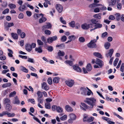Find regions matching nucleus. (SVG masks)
I'll return each mask as SVG.
<instances>
[{
	"label": "nucleus",
	"instance_id": "obj_1",
	"mask_svg": "<svg viewBox=\"0 0 124 124\" xmlns=\"http://www.w3.org/2000/svg\"><path fill=\"white\" fill-rule=\"evenodd\" d=\"M96 101V99L94 98H86L84 101L89 105L90 108L92 109L93 108L94 106H95Z\"/></svg>",
	"mask_w": 124,
	"mask_h": 124
},
{
	"label": "nucleus",
	"instance_id": "obj_2",
	"mask_svg": "<svg viewBox=\"0 0 124 124\" xmlns=\"http://www.w3.org/2000/svg\"><path fill=\"white\" fill-rule=\"evenodd\" d=\"M96 42L97 40L95 39L92 40L90 42L87 44V46L88 47L90 48H95L96 47V45L95 43Z\"/></svg>",
	"mask_w": 124,
	"mask_h": 124
},
{
	"label": "nucleus",
	"instance_id": "obj_3",
	"mask_svg": "<svg viewBox=\"0 0 124 124\" xmlns=\"http://www.w3.org/2000/svg\"><path fill=\"white\" fill-rule=\"evenodd\" d=\"M93 25L92 23L87 24L85 23L82 25L81 27L83 29L86 30L88 29L89 28H93Z\"/></svg>",
	"mask_w": 124,
	"mask_h": 124
},
{
	"label": "nucleus",
	"instance_id": "obj_4",
	"mask_svg": "<svg viewBox=\"0 0 124 124\" xmlns=\"http://www.w3.org/2000/svg\"><path fill=\"white\" fill-rule=\"evenodd\" d=\"M65 83L67 86L71 87L74 85L75 82L74 80L70 79L65 81Z\"/></svg>",
	"mask_w": 124,
	"mask_h": 124
},
{
	"label": "nucleus",
	"instance_id": "obj_5",
	"mask_svg": "<svg viewBox=\"0 0 124 124\" xmlns=\"http://www.w3.org/2000/svg\"><path fill=\"white\" fill-rule=\"evenodd\" d=\"M55 8L57 10L59 13H61L63 11V7L60 4H56L55 5Z\"/></svg>",
	"mask_w": 124,
	"mask_h": 124
},
{
	"label": "nucleus",
	"instance_id": "obj_6",
	"mask_svg": "<svg viewBox=\"0 0 124 124\" xmlns=\"http://www.w3.org/2000/svg\"><path fill=\"white\" fill-rule=\"evenodd\" d=\"M57 39V37L56 36H55L52 37H50L48 38L47 39V42L50 44L54 41L56 40Z\"/></svg>",
	"mask_w": 124,
	"mask_h": 124
},
{
	"label": "nucleus",
	"instance_id": "obj_7",
	"mask_svg": "<svg viewBox=\"0 0 124 124\" xmlns=\"http://www.w3.org/2000/svg\"><path fill=\"white\" fill-rule=\"evenodd\" d=\"M114 50L113 48L110 49L108 53L105 54L106 57L107 58H111L114 52Z\"/></svg>",
	"mask_w": 124,
	"mask_h": 124
},
{
	"label": "nucleus",
	"instance_id": "obj_8",
	"mask_svg": "<svg viewBox=\"0 0 124 124\" xmlns=\"http://www.w3.org/2000/svg\"><path fill=\"white\" fill-rule=\"evenodd\" d=\"M70 60H67L65 62L68 64L70 66H72L73 64L72 62L74 61V60L72 58V56L71 55H70Z\"/></svg>",
	"mask_w": 124,
	"mask_h": 124
},
{
	"label": "nucleus",
	"instance_id": "obj_9",
	"mask_svg": "<svg viewBox=\"0 0 124 124\" xmlns=\"http://www.w3.org/2000/svg\"><path fill=\"white\" fill-rule=\"evenodd\" d=\"M42 89H43L46 91L48 90L49 89V87L45 82H43L42 84Z\"/></svg>",
	"mask_w": 124,
	"mask_h": 124
},
{
	"label": "nucleus",
	"instance_id": "obj_10",
	"mask_svg": "<svg viewBox=\"0 0 124 124\" xmlns=\"http://www.w3.org/2000/svg\"><path fill=\"white\" fill-rule=\"evenodd\" d=\"M102 119L106 120L107 122L109 124H114L115 123L114 122L111 121V119L107 117H102Z\"/></svg>",
	"mask_w": 124,
	"mask_h": 124
},
{
	"label": "nucleus",
	"instance_id": "obj_11",
	"mask_svg": "<svg viewBox=\"0 0 124 124\" xmlns=\"http://www.w3.org/2000/svg\"><path fill=\"white\" fill-rule=\"evenodd\" d=\"M52 27L51 24L49 23H46V25L43 26L42 27V29L44 30L46 29H48L51 28Z\"/></svg>",
	"mask_w": 124,
	"mask_h": 124
},
{
	"label": "nucleus",
	"instance_id": "obj_12",
	"mask_svg": "<svg viewBox=\"0 0 124 124\" xmlns=\"http://www.w3.org/2000/svg\"><path fill=\"white\" fill-rule=\"evenodd\" d=\"M95 63L96 64L98 65L101 67L103 65V62L101 60L99 59H97Z\"/></svg>",
	"mask_w": 124,
	"mask_h": 124
},
{
	"label": "nucleus",
	"instance_id": "obj_13",
	"mask_svg": "<svg viewBox=\"0 0 124 124\" xmlns=\"http://www.w3.org/2000/svg\"><path fill=\"white\" fill-rule=\"evenodd\" d=\"M116 0H111V1H108V3L109 6L112 7L115 6L116 2Z\"/></svg>",
	"mask_w": 124,
	"mask_h": 124
},
{
	"label": "nucleus",
	"instance_id": "obj_14",
	"mask_svg": "<svg viewBox=\"0 0 124 124\" xmlns=\"http://www.w3.org/2000/svg\"><path fill=\"white\" fill-rule=\"evenodd\" d=\"M40 16L42 17L44 16V15L42 13L40 14H35L33 16V17L35 20L37 19L40 17Z\"/></svg>",
	"mask_w": 124,
	"mask_h": 124
},
{
	"label": "nucleus",
	"instance_id": "obj_15",
	"mask_svg": "<svg viewBox=\"0 0 124 124\" xmlns=\"http://www.w3.org/2000/svg\"><path fill=\"white\" fill-rule=\"evenodd\" d=\"M14 23L13 22L7 23L5 24V26L6 28H8L13 26Z\"/></svg>",
	"mask_w": 124,
	"mask_h": 124
},
{
	"label": "nucleus",
	"instance_id": "obj_16",
	"mask_svg": "<svg viewBox=\"0 0 124 124\" xmlns=\"http://www.w3.org/2000/svg\"><path fill=\"white\" fill-rule=\"evenodd\" d=\"M35 51L39 53H41L43 52L42 48L41 46H39L38 47L35 48Z\"/></svg>",
	"mask_w": 124,
	"mask_h": 124
},
{
	"label": "nucleus",
	"instance_id": "obj_17",
	"mask_svg": "<svg viewBox=\"0 0 124 124\" xmlns=\"http://www.w3.org/2000/svg\"><path fill=\"white\" fill-rule=\"evenodd\" d=\"M25 48V49L29 52H31L32 50V48H31L30 45L28 44H26Z\"/></svg>",
	"mask_w": 124,
	"mask_h": 124
},
{
	"label": "nucleus",
	"instance_id": "obj_18",
	"mask_svg": "<svg viewBox=\"0 0 124 124\" xmlns=\"http://www.w3.org/2000/svg\"><path fill=\"white\" fill-rule=\"evenodd\" d=\"M73 68L74 70L78 72H81L82 71L81 69L78 66H73Z\"/></svg>",
	"mask_w": 124,
	"mask_h": 124
},
{
	"label": "nucleus",
	"instance_id": "obj_19",
	"mask_svg": "<svg viewBox=\"0 0 124 124\" xmlns=\"http://www.w3.org/2000/svg\"><path fill=\"white\" fill-rule=\"evenodd\" d=\"M102 14L100 13L99 14H95L93 16V17L98 19H100L101 18Z\"/></svg>",
	"mask_w": 124,
	"mask_h": 124
},
{
	"label": "nucleus",
	"instance_id": "obj_20",
	"mask_svg": "<svg viewBox=\"0 0 124 124\" xmlns=\"http://www.w3.org/2000/svg\"><path fill=\"white\" fill-rule=\"evenodd\" d=\"M5 115H7L8 116V117H13L15 116V114L14 113L11 114L8 112L6 111H5Z\"/></svg>",
	"mask_w": 124,
	"mask_h": 124
},
{
	"label": "nucleus",
	"instance_id": "obj_21",
	"mask_svg": "<svg viewBox=\"0 0 124 124\" xmlns=\"http://www.w3.org/2000/svg\"><path fill=\"white\" fill-rule=\"evenodd\" d=\"M65 109L68 112H71L73 111V109L70 106L66 105L65 107Z\"/></svg>",
	"mask_w": 124,
	"mask_h": 124
},
{
	"label": "nucleus",
	"instance_id": "obj_22",
	"mask_svg": "<svg viewBox=\"0 0 124 124\" xmlns=\"http://www.w3.org/2000/svg\"><path fill=\"white\" fill-rule=\"evenodd\" d=\"M12 108V107L9 104H8L6 105V109L8 111H10Z\"/></svg>",
	"mask_w": 124,
	"mask_h": 124
},
{
	"label": "nucleus",
	"instance_id": "obj_23",
	"mask_svg": "<svg viewBox=\"0 0 124 124\" xmlns=\"http://www.w3.org/2000/svg\"><path fill=\"white\" fill-rule=\"evenodd\" d=\"M20 69L22 71L25 73H27L28 72V70L25 67L23 66H21L20 67Z\"/></svg>",
	"mask_w": 124,
	"mask_h": 124
},
{
	"label": "nucleus",
	"instance_id": "obj_24",
	"mask_svg": "<svg viewBox=\"0 0 124 124\" xmlns=\"http://www.w3.org/2000/svg\"><path fill=\"white\" fill-rule=\"evenodd\" d=\"M110 46V43L109 42H107L105 43L104 44V47L106 49H108Z\"/></svg>",
	"mask_w": 124,
	"mask_h": 124
},
{
	"label": "nucleus",
	"instance_id": "obj_25",
	"mask_svg": "<svg viewBox=\"0 0 124 124\" xmlns=\"http://www.w3.org/2000/svg\"><path fill=\"white\" fill-rule=\"evenodd\" d=\"M102 6V5L101 4H96L95 3H93L90 5L89 6V7L91 8H92L95 6Z\"/></svg>",
	"mask_w": 124,
	"mask_h": 124
},
{
	"label": "nucleus",
	"instance_id": "obj_26",
	"mask_svg": "<svg viewBox=\"0 0 124 124\" xmlns=\"http://www.w3.org/2000/svg\"><path fill=\"white\" fill-rule=\"evenodd\" d=\"M93 55L96 57L99 58H102V55L101 54L98 52H94L93 53Z\"/></svg>",
	"mask_w": 124,
	"mask_h": 124
},
{
	"label": "nucleus",
	"instance_id": "obj_27",
	"mask_svg": "<svg viewBox=\"0 0 124 124\" xmlns=\"http://www.w3.org/2000/svg\"><path fill=\"white\" fill-rule=\"evenodd\" d=\"M69 116L70 118L74 120H76V117L75 114L73 113H71L70 114Z\"/></svg>",
	"mask_w": 124,
	"mask_h": 124
},
{
	"label": "nucleus",
	"instance_id": "obj_28",
	"mask_svg": "<svg viewBox=\"0 0 124 124\" xmlns=\"http://www.w3.org/2000/svg\"><path fill=\"white\" fill-rule=\"evenodd\" d=\"M26 7L24 5H21L19 8V10L21 11H23L25 10Z\"/></svg>",
	"mask_w": 124,
	"mask_h": 124
},
{
	"label": "nucleus",
	"instance_id": "obj_29",
	"mask_svg": "<svg viewBox=\"0 0 124 124\" xmlns=\"http://www.w3.org/2000/svg\"><path fill=\"white\" fill-rule=\"evenodd\" d=\"M11 35L12 37L14 39H18V36L16 33H11Z\"/></svg>",
	"mask_w": 124,
	"mask_h": 124
},
{
	"label": "nucleus",
	"instance_id": "obj_30",
	"mask_svg": "<svg viewBox=\"0 0 124 124\" xmlns=\"http://www.w3.org/2000/svg\"><path fill=\"white\" fill-rule=\"evenodd\" d=\"M11 85V84L10 83H7L3 84L2 86V87L3 88H6L7 87H8Z\"/></svg>",
	"mask_w": 124,
	"mask_h": 124
},
{
	"label": "nucleus",
	"instance_id": "obj_31",
	"mask_svg": "<svg viewBox=\"0 0 124 124\" xmlns=\"http://www.w3.org/2000/svg\"><path fill=\"white\" fill-rule=\"evenodd\" d=\"M46 20V19L45 17H42L40 18L39 20V22L40 23H41L44 22Z\"/></svg>",
	"mask_w": 124,
	"mask_h": 124
},
{
	"label": "nucleus",
	"instance_id": "obj_32",
	"mask_svg": "<svg viewBox=\"0 0 124 124\" xmlns=\"http://www.w3.org/2000/svg\"><path fill=\"white\" fill-rule=\"evenodd\" d=\"M69 25L71 27L74 28L75 26V23L74 21H72L69 23Z\"/></svg>",
	"mask_w": 124,
	"mask_h": 124
},
{
	"label": "nucleus",
	"instance_id": "obj_33",
	"mask_svg": "<svg viewBox=\"0 0 124 124\" xmlns=\"http://www.w3.org/2000/svg\"><path fill=\"white\" fill-rule=\"evenodd\" d=\"M20 103V101L18 100L17 97L15 98V100L13 102V103L15 104H18Z\"/></svg>",
	"mask_w": 124,
	"mask_h": 124
},
{
	"label": "nucleus",
	"instance_id": "obj_34",
	"mask_svg": "<svg viewBox=\"0 0 124 124\" xmlns=\"http://www.w3.org/2000/svg\"><path fill=\"white\" fill-rule=\"evenodd\" d=\"M87 70L88 71H90L92 70L91 65L90 64H87L86 67Z\"/></svg>",
	"mask_w": 124,
	"mask_h": 124
},
{
	"label": "nucleus",
	"instance_id": "obj_35",
	"mask_svg": "<svg viewBox=\"0 0 124 124\" xmlns=\"http://www.w3.org/2000/svg\"><path fill=\"white\" fill-rule=\"evenodd\" d=\"M3 101L4 103L5 104L10 103V100L8 98L4 99L3 100Z\"/></svg>",
	"mask_w": 124,
	"mask_h": 124
},
{
	"label": "nucleus",
	"instance_id": "obj_36",
	"mask_svg": "<svg viewBox=\"0 0 124 124\" xmlns=\"http://www.w3.org/2000/svg\"><path fill=\"white\" fill-rule=\"evenodd\" d=\"M8 6L11 9H14L16 8V6L15 5L12 3L9 4Z\"/></svg>",
	"mask_w": 124,
	"mask_h": 124
},
{
	"label": "nucleus",
	"instance_id": "obj_37",
	"mask_svg": "<svg viewBox=\"0 0 124 124\" xmlns=\"http://www.w3.org/2000/svg\"><path fill=\"white\" fill-rule=\"evenodd\" d=\"M59 78L57 77L54 78L53 79V82L54 83H57L59 82Z\"/></svg>",
	"mask_w": 124,
	"mask_h": 124
},
{
	"label": "nucleus",
	"instance_id": "obj_38",
	"mask_svg": "<svg viewBox=\"0 0 124 124\" xmlns=\"http://www.w3.org/2000/svg\"><path fill=\"white\" fill-rule=\"evenodd\" d=\"M64 54V53L63 52H62L61 50H59L58 53V55L60 56H63Z\"/></svg>",
	"mask_w": 124,
	"mask_h": 124
},
{
	"label": "nucleus",
	"instance_id": "obj_39",
	"mask_svg": "<svg viewBox=\"0 0 124 124\" xmlns=\"http://www.w3.org/2000/svg\"><path fill=\"white\" fill-rule=\"evenodd\" d=\"M45 105L46 108L49 109L51 108L50 104L49 103H45Z\"/></svg>",
	"mask_w": 124,
	"mask_h": 124
},
{
	"label": "nucleus",
	"instance_id": "obj_40",
	"mask_svg": "<svg viewBox=\"0 0 124 124\" xmlns=\"http://www.w3.org/2000/svg\"><path fill=\"white\" fill-rule=\"evenodd\" d=\"M102 24L100 23H96L95 25L96 29L101 28L102 26Z\"/></svg>",
	"mask_w": 124,
	"mask_h": 124
},
{
	"label": "nucleus",
	"instance_id": "obj_41",
	"mask_svg": "<svg viewBox=\"0 0 124 124\" xmlns=\"http://www.w3.org/2000/svg\"><path fill=\"white\" fill-rule=\"evenodd\" d=\"M80 90L81 91V94L83 95H85L84 92L86 91V89L85 88L82 87L80 89Z\"/></svg>",
	"mask_w": 124,
	"mask_h": 124
},
{
	"label": "nucleus",
	"instance_id": "obj_42",
	"mask_svg": "<svg viewBox=\"0 0 124 124\" xmlns=\"http://www.w3.org/2000/svg\"><path fill=\"white\" fill-rule=\"evenodd\" d=\"M57 111L58 113L62 112H63V110L62 108L60 107H58L57 110Z\"/></svg>",
	"mask_w": 124,
	"mask_h": 124
},
{
	"label": "nucleus",
	"instance_id": "obj_43",
	"mask_svg": "<svg viewBox=\"0 0 124 124\" xmlns=\"http://www.w3.org/2000/svg\"><path fill=\"white\" fill-rule=\"evenodd\" d=\"M63 18L62 17H61L60 18V21L63 24H66V22L64 20H63Z\"/></svg>",
	"mask_w": 124,
	"mask_h": 124
},
{
	"label": "nucleus",
	"instance_id": "obj_44",
	"mask_svg": "<svg viewBox=\"0 0 124 124\" xmlns=\"http://www.w3.org/2000/svg\"><path fill=\"white\" fill-rule=\"evenodd\" d=\"M28 102H30L34 104L35 103V101L33 99H29L28 100Z\"/></svg>",
	"mask_w": 124,
	"mask_h": 124
},
{
	"label": "nucleus",
	"instance_id": "obj_45",
	"mask_svg": "<svg viewBox=\"0 0 124 124\" xmlns=\"http://www.w3.org/2000/svg\"><path fill=\"white\" fill-rule=\"evenodd\" d=\"M16 94V92L15 91H14L12 92L9 95V97H13Z\"/></svg>",
	"mask_w": 124,
	"mask_h": 124
},
{
	"label": "nucleus",
	"instance_id": "obj_46",
	"mask_svg": "<svg viewBox=\"0 0 124 124\" xmlns=\"http://www.w3.org/2000/svg\"><path fill=\"white\" fill-rule=\"evenodd\" d=\"M94 117H88L87 122H91L94 119Z\"/></svg>",
	"mask_w": 124,
	"mask_h": 124
},
{
	"label": "nucleus",
	"instance_id": "obj_47",
	"mask_svg": "<svg viewBox=\"0 0 124 124\" xmlns=\"http://www.w3.org/2000/svg\"><path fill=\"white\" fill-rule=\"evenodd\" d=\"M66 37L65 36H63L62 37L61 39V41L62 42H64L66 40Z\"/></svg>",
	"mask_w": 124,
	"mask_h": 124
},
{
	"label": "nucleus",
	"instance_id": "obj_48",
	"mask_svg": "<svg viewBox=\"0 0 124 124\" xmlns=\"http://www.w3.org/2000/svg\"><path fill=\"white\" fill-rule=\"evenodd\" d=\"M37 94L39 98H42V94L41 92L39 91H38L37 93Z\"/></svg>",
	"mask_w": 124,
	"mask_h": 124
},
{
	"label": "nucleus",
	"instance_id": "obj_49",
	"mask_svg": "<svg viewBox=\"0 0 124 124\" xmlns=\"http://www.w3.org/2000/svg\"><path fill=\"white\" fill-rule=\"evenodd\" d=\"M7 120L5 119H3L2 120V124H13L10 122L7 121V122H3V121H6Z\"/></svg>",
	"mask_w": 124,
	"mask_h": 124
},
{
	"label": "nucleus",
	"instance_id": "obj_50",
	"mask_svg": "<svg viewBox=\"0 0 124 124\" xmlns=\"http://www.w3.org/2000/svg\"><path fill=\"white\" fill-rule=\"evenodd\" d=\"M108 33L107 32H105L103 33L101 36V37L102 38H104L105 37H107Z\"/></svg>",
	"mask_w": 124,
	"mask_h": 124
},
{
	"label": "nucleus",
	"instance_id": "obj_51",
	"mask_svg": "<svg viewBox=\"0 0 124 124\" xmlns=\"http://www.w3.org/2000/svg\"><path fill=\"white\" fill-rule=\"evenodd\" d=\"M67 117V115H65L61 117L60 118V119L62 120H65L66 119Z\"/></svg>",
	"mask_w": 124,
	"mask_h": 124
},
{
	"label": "nucleus",
	"instance_id": "obj_52",
	"mask_svg": "<svg viewBox=\"0 0 124 124\" xmlns=\"http://www.w3.org/2000/svg\"><path fill=\"white\" fill-rule=\"evenodd\" d=\"M75 37L74 35L69 36L68 38L69 40H70L71 41H72L74 39H75Z\"/></svg>",
	"mask_w": 124,
	"mask_h": 124
},
{
	"label": "nucleus",
	"instance_id": "obj_53",
	"mask_svg": "<svg viewBox=\"0 0 124 124\" xmlns=\"http://www.w3.org/2000/svg\"><path fill=\"white\" fill-rule=\"evenodd\" d=\"M37 42L38 45L39 46H41L43 45V42L40 40L39 39H38L37 40Z\"/></svg>",
	"mask_w": 124,
	"mask_h": 124
},
{
	"label": "nucleus",
	"instance_id": "obj_54",
	"mask_svg": "<svg viewBox=\"0 0 124 124\" xmlns=\"http://www.w3.org/2000/svg\"><path fill=\"white\" fill-rule=\"evenodd\" d=\"M113 114L114 115L116 116L119 119L122 120L123 119V118L122 117L120 116L119 115L117 114L116 113L114 112L113 113Z\"/></svg>",
	"mask_w": 124,
	"mask_h": 124
},
{
	"label": "nucleus",
	"instance_id": "obj_55",
	"mask_svg": "<svg viewBox=\"0 0 124 124\" xmlns=\"http://www.w3.org/2000/svg\"><path fill=\"white\" fill-rule=\"evenodd\" d=\"M9 11V10L8 8H6L2 12L3 14H5L6 13H8Z\"/></svg>",
	"mask_w": 124,
	"mask_h": 124
},
{
	"label": "nucleus",
	"instance_id": "obj_56",
	"mask_svg": "<svg viewBox=\"0 0 124 124\" xmlns=\"http://www.w3.org/2000/svg\"><path fill=\"white\" fill-rule=\"evenodd\" d=\"M91 21L93 24H96L98 21L95 19H92L91 20Z\"/></svg>",
	"mask_w": 124,
	"mask_h": 124
},
{
	"label": "nucleus",
	"instance_id": "obj_57",
	"mask_svg": "<svg viewBox=\"0 0 124 124\" xmlns=\"http://www.w3.org/2000/svg\"><path fill=\"white\" fill-rule=\"evenodd\" d=\"M116 18L117 20L119 21L120 19V14L119 13H117L116 14Z\"/></svg>",
	"mask_w": 124,
	"mask_h": 124
},
{
	"label": "nucleus",
	"instance_id": "obj_58",
	"mask_svg": "<svg viewBox=\"0 0 124 124\" xmlns=\"http://www.w3.org/2000/svg\"><path fill=\"white\" fill-rule=\"evenodd\" d=\"M120 70L122 72H123L124 71V63L122 64L120 67Z\"/></svg>",
	"mask_w": 124,
	"mask_h": 124
},
{
	"label": "nucleus",
	"instance_id": "obj_59",
	"mask_svg": "<svg viewBox=\"0 0 124 124\" xmlns=\"http://www.w3.org/2000/svg\"><path fill=\"white\" fill-rule=\"evenodd\" d=\"M45 34L47 35H49L51 34V31L48 30H45Z\"/></svg>",
	"mask_w": 124,
	"mask_h": 124
},
{
	"label": "nucleus",
	"instance_id": "obj_60",
	"mask_svg": "<svg viewBox=\"0 0 124 124\" xmlns=\"http://www.w3.org/2000/svg\"><path fill=\"white\" fill-rule=\"evenodd\" d=\"M57 107H58L56 105H54L52 106V110L53 111H55V110H56L57 111Z\"/></svg>",
	"mask_w": 124,
	"mask_h": 124
},
{
	"label": "nucleus",
	"instance_id": "obj_61",
	"mask_svg": "<svg viewBox=\"0 0 124 124\" xmlns=\"http://www.w3.org/2000/svg\"><path fill=\"white\" fill-rule=\"evenodd\" d=\"M6 59L5 56L3 55L0 56V60L2 61H4Z\"/></svg>",
	"mask_w": 124,
	"mask_h": 124
},
{
	"label": "nucleus",
	"instance_id": "obj_62",
	"mask_svg": "<svg viewBox=\"0 0 124 124\" xmlns=\"http://www.w3.org/2000/svg\"><path fill=\"white\" fill-rule=\"evenodd\" d=\"M47 49L49 52H52L53 49V47L51 46L47 47Z\"/></svg>",
	"mask_w": 124,
	"mask_h": 124
},
{
	"label": "nucleus",
	"instance_id": "obj_63",
	"mask_svg": "<svg viewBox=\"0 0 124 124\" xmlns=\"http://www.w3.org/2000/svg\"><path fill=\"white\" fill-rule=\"evenodd\" d=\"M28 62L32 63H34V60L33 59L30 58H28Z\"/></svg>",
	"mask_w": 124,
	"mask_h": 124
},
{
	"label": "nucleus",
	"instance_id": "obj_64",
	"mask_svg": "<svg viewBox=\"0 0 124 124\" xmlns=\"http://www.w3.org/2000/svg\"><path fill=\"white\" fill-rule=\"evenodd\" d=\"M79 40L81 42H83L85 40V39L83 37H81L79 38Z\"/></svg>",
	"mask_w": 124,
	"mask_h": 124
}]
</instances>
